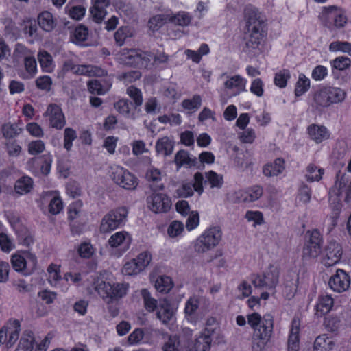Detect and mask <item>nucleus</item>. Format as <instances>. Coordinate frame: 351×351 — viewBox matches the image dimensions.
Instances as JSON below:
<instances>
[{"mask_svg": "<svg viewBox=\"0 0 351 351\" xmlns=\"http://www.w3.org/2000/svg\"><path fill=\"white\" fill-rule=\"evenodd\" d=\"M205 176L206 180L204 183H209L211 188L220 189L222 186L223 180L221 175H219L213 171H210L205 173Z\"/></svg>", "mask_w": 351, "mask_h": 351, "instance_id": "35", "label": "nucleus"}, {"mask_svg": "<svg viewBox=\"0 0 351 351\" xmlns=\"http://www.w3.org/2000/svg\"><path fill=\"white\" fill-rule=\"evenodd\" d=\"M88 89L92 94L103 95L106 90L104 89L101 82L98 80H91L88 82Z\"/></svg>", "mask_w": 351, "mask_h": 351, "instance_id": "53", "label": "nucleus"}, {"mask_svg": "<svg viewBox=\"0 0 351 351\" xmlns=\"http://www.w3.org/2000/svg\"><path fill=\"white\" fill-rule=\"evenodd\" d=\"M127 93L133 99L136 107L140 106L142 104L143 98L141 92L138 88L131 86L128 88Z\"/></svg>", "mask_w": 351, "mask_h": 351, "instance_id": "51", "label": "nucleus"}, {"mask_svg": "<svg viewBox=\"0 0 351 351\" xmlns=\"http://www.w3.org/2000/svg\"><path fill=\"white\" fill-rule=\"evenodd\" d=\"M202 335L214 339V342L217 344L225 343L224 336L221 332L219 325L206 326Z\"/></svg>", "mask_w": 351, "mask_h": 351, "instance_id": "27", "label": "nucleus"}, {"mask_svg": "<svg viewBox=\"0 0 351 351\" xmlns=\"http://www.w3.org/2000/svg\"><path fill=\"white\" fill-rule=\"evenodd\" d=\"M272 332L271 324L268 320H266L265 329L263 331L258 330L253 332L252 343V351H263L271 337Z\"/></svg>", "mask_w": 351, "mask_h": 351, "instance_id": "13", "label": "nucleus"}, {"mask_svg": "<svg viewBox=\"0 0 351 351\" xmlns=\"http://www.w3.org/2000/svg\"><path fill=\"white\" fill-rule=\"evenodd\" d=\"M34 338L33 332L30 330H25L15 351H34Z\"/></svg>", "mask_w": 351, "mask_h": 351, "instance_id": "22", "label": "nucleus"}, {"mask_svg": "<svg viewBox=\"0 0 351 351\" xmlns=\"http://www.w3.org/2000/svg\"><path fill=\"white\" fill-rule=\"evenodd\" d=\"M25 271H24V275H30L36 269L37 265L36 257L32 254H29L27 256V259L25 258Z\"/></svg>", "mask_w": 351, "mask_h": 351, "instance_id": "57", "label": "nucleus"}, {"mask_svg": "<svg viewBox=\"0 0 351 351\" xmlns=\"http://www.w3.org/2000/svg\"><path fill=\"white\" fill-rule=\"evenodd\" d=\"M299 326L296 319L292 321V328L288 339V351L299 350Z\"/></svg>", "mask_w": 351, "mask_h": 351, "instance_id": "21", "label": "nucleus"}, {"mask_svg": "<svg viewBox=\"0 0 351 351\" xmlns=\"http://www.w3.org/2000/svg\"><path fill=\"white\" fill-rule=\"evenodd\" d=\"M20 330V323L17 320L3 326L0 329V346L5 344L7 348H11L18 340Z\"/></svg>", "mask_w": 351, "mask_h": 351, "instance_id": "11", "label": "nucleus"}, {"mask_svg": "<svg viewBox=\"0 0 351 351\" xmlns=\"http://www.w3.org/2000/svg\"><path fill=\"white\" fill-rule=\"evenodd\" d=\"M141 271L142 270L139 268L138 263H136L133 259L131 261L127 262L122 269V273L124 275L128 276L136 275Z\"/></svg>", "mask_w": 351, "mask_h": 351, "instance_id": "48", "label": "nucleus"}, {"mask_svg": "<svg viewBox=\"0 0 351 351\" xmlns=\"http://www.w3.org/2000/svg\"><path fill=\"white\" fill-rule=\"evenodd\" d=\"M128 287L127 283H114L111 285L104 281H97L95 282V289L104 299L112 301L118 300L123 297L127 293Z\"/></svg>", "mask_w": 351, "mask_h": 351, "instance_id": "2", "label": "nucleus"}, {"mask_svg": "<svg viewBox=\"0 0 351 351\" xmlns=\"http://www.w3.org/2000/svg\"><path fill=\"white\" fill-rule=\"evenodd\" d=\"M289 78V71L287 69H283L276 73L274 77V83L280 88H285L287 86V80Z\"/></svg>", "mask_w": 351, "mask_h": 351, "instance_id": "43", "label": "nucleus"}, {"mask_svg": "<svg viewBox=\"0 0 351 351\" xmlns=\"http://www.w3.org/2000/svg\"><path fill=\"white\" fill-rule=\"evenodd\" d=\"M77 73L84 75L86 73H88L89 75H95L97 76H104L107 75V72L105 70H103L97 66H82L81 68H79Z\"/></svg>", "mask_w": 351, "mask_h": 351, "instance_id": "44", "label": "nucleus"}, {"mask_svg": "<svg viewBox=\"0 0 351 351\" xmlns=\"http://www.w3.org/2000/svg\"><path fill=\"white\" fill-rule=\"evenodd\" d=\"M285 169V160L281 158H276L273 164H266L263 168L265 176H277Z\"/></svg>", "mask_w": 351, "mask_h": 351, "instance_id": "18", "label": "nucleus"}, {"mask_svg": "<svg viewBox=\"0 0 351 351\" xmlns=\"http://www.w3.org/2000/svg\"><path fill=\"white\" fill-rule=\"evenodd\" d=\"M77 138L76 132L70 128L64 130V147L66 150H70L72 147V142Z\"/></svg>", "mask_w": 351, "mask_h": 351, "instance_id": "49", "label": "nucleus"}, {"mask_svg": "<svg viewBox=\"0 0 351 351\" xmlns=\"http://www.w3.org/2000/svg\"><path fill=\"white\" fill-rule=\"evenodd\" d=\"M173 147L174 141L168 136H164L157 141L156 143V151L158 154L169 156L172 154Z\"/></svg>", "mask_w": 351, "mask_h": 351, "instance_id": "20", "label": "nucleus"}, {"mask_svg": "<svg viewBox=\"0 0 351 351\" xmlns=\"http://www.w3.org/2000/svg\"><path fill=\"white\" fill-rule=\"evenodd\" d=\"M140 269L143 271L150 263L152 260V256L147 252L141 253L136 258L133 259Z\"/></svg>", "mask_w": 351, "mask_h": 351, "instance_id": "55", "label": "nucleus"}, {"mask_svg": "<svg viewBox=\"0 0 351 351\" xmlns=\"http://www.w3.org/2000/svg\"><path fill=\"white\" fill-rule=\"evenodd\" d=\"M112 179L121 187L127 190H134L138 186V179L122 167H117L112 172Z\"/></svg>", "mask_w": 351, "mask_h": 351, "instance_id": "10", "label": "nucleus"}, {"mask_svg": "<svg viewBox=\"0 0 351 351\" xmlns=\"http://www.w3.org/2000/svg\"><path fill=\"white\" fill-rule=\"evenodd\" d=\"M334 343L325 335L319 336L314 342L313 351H330Z\"/></svg>", "mask_w": 351, "mask_h": 351, "instance_id": "30", "label": "nucleus"}, {"mask_svg": "<svg viewBox=\"0 0 351 351\" xmlns=\"http://www.w3.org/2000/svg\"><path fill=\"white\" fill-rule=\"evenodd\" d=\"M317 169V167L313 164H311L307 167L308 174H306V179L308 181H310V182L319 181V180L322 179V176L324 173V169H319L317 170L318 173H315L314 175L313 173H315Z\"/></svg>", "mask_w": 351, "mask_h": 351, "instance_id": "46", "label": "nucleus"}, {"mask_svg": "<svg viewBox=\"0 0 351 351\" xmlns=\"http://www.w3.org/2000/svg\"><path fill=\"white\" fill-rule=\"evenodd\" d=\"M224 86L228 89L235 88L239 93L245 90V82L240 75H237L231 77H228V80L224 82Z\"/></svg>", "mask_w": 351, "mask_h": 351, "instance_id": "31", "label": "nucleus"}, {"mask_svg": "<svg viewBox=\"0 0 351 351\" xmlns=\"http://www.w3.org/2000/svg\"><path fill=\"white\" fill-rule=\"evenodd\" d=\"M202 104V99L199 95H195L191 99H184L182 101V106L189 110L197 109Z\"/></svg>", "mask_w": 351, "mask_h": 351, "instance_id": "54", "label": "nucleus"}, {"mask_svg": "<svg viewBox=\"0 0 351 351\" xmlns=\"http://www.w3.org/2000/svg\"><path fill=\"white\" fill-rule=\"evenodd\" d=\"M308 133L310 138L317 143L328 137L326 128L315 124H312L308 127Z\"/></svg>", "mask_w": 351, "mask_h": 351, "instance_id": "19", "label": "nucleus"}, {"mask_svg": "<svg viewBox=\"0 0 351 351\" xmlns=\"http://www.w3.org/2000/svg\"><path fill=\"white\" fill-rule=\"evenodd\" d=\"M341 321L337 316L328 315L325 317L324 325L329 332H336L340 326Z\"/></svg>", "mask_w": 351, "mask_h": 351, "instance_id": "41", "label": "nucleus"}, {"mask_svg": "<svg viewBox=\"0 0 351 351\" xmlns=\"http://www.w3.org/2000/svg\"><path fill=\"white\" fill-rule=\"evenodd\" d=\"M184 230L183 224L178 221H173L167 229V233L171 237L179 235Z\"/></svg>", "mask_w": 351, "mask_h": 351, "instance_id": "62", "label": "nucleus"}, {"mask_svg": "<svg viewBox=\"0 0 351 351\" xmlns=\"http://www.w3.org/2000/svg\"><path fill=\"white\" fill-rule=\"evenodd\" d=\"M127 236V232H117L110 237L108 243L112 247H117L125 241Z\"/></svg>", "mask_w": 351, "mask_h": 351, "instance_id": "56", "label": "nucleus"}, {"mask_svg": "<svg viewBox=\"0 0 351 351\" xmlns=\"http://www.w3.org/2000/svg\"><path fill=\"white\" fill-rule=\"evenodd\" d=\"M346 92L340 88L324 87L314 94V101L322 107H328L331 104L342 101Z\"/></svg>", "mask_w": 351, "mask_h": 351, "instance_id": "3", "label": "nucleus"}, {"mask_svg": "<svg viewBox=\"0 0 351 351\" xmlns=\"http://www.w3.org/2000/svg\"><path fill=\"white\" fill-rule=\"evenodd\" d=\"M351 60L348 57H338L332 61V66L338 70H344L350 66Z\"/></svg>", "mask_w": 351, "mask_h": 351, "instance_id": "61", "label": "nucleus"}, {"mask_svg": "<svg viewBox=\"0 0 351 351\" xmlns=\"http://www.w3.org/2000/svg\"><path fill=\"white\" fill-rule=\"evenodd\" d=\"M151 188L154 193L147 198L149 209L155 213H167L171 207V199L164 193H156L164 189L163 184L152 185Z\"/></svg>", "mask_w": 351, "mask_h": 351, "instance_id": "5", "label": "nucleus"}, {"mask_svg": "<svg viewBox=\"0 0 351 351\" xmlns=\"http://www.w3.org/2000/svg\"><path fill=\"white\" fill-rule=\"evenodd\" d=\"M141 294L144 301L145 307L148 311L153 312L158 308L157 300L152 297L150 292L147 289H142Z\"/></svg>", "mask_w": 351, "mask_h": 351, "instance_id": "36", "label": "nucleus"}, {"mask_svg": "<svg viewBox=\"0 0 351 351\" xmlns=\"http://www.w3.org/2000/svg\"><path fill=\"white\" fill-rule=\"evenodd\" d=\"M322 18L325 26H328L331 23V21H333L334 25L341 28L347 22L346 16L341 14L339 8L335 5L324 8Z\"/></svg>", "mask_w": 351, "mask_h": 351, "instance_id": "12", "label": "nucleus"}, {"mask_svg": "<svg viewBox=\"0 0 351 351\" xmlns=\"http://www.w3.org/2000/svg\"><path fill=\"white\" fill-rule=\"evenodd\" d=\"M245 15L247 27L246 34H248V38L243 51L250 56H254L260 51L261 40L265 34V21L261 14L253 8H247L245 10Z\"/></svg>", "mask_w": 351, "mask_h": 351, "instance_id": "1", "label": "nucleus"}, {"mask_svg": "<svg viewBox=\"0 0 351 351\" xmlns=\"http://www.w3.org/2000/svg\"><path fill=\"white\" fill-rule=\"evenodd\" d=\"M39 26L46 32L51 31L56 26L52 14L48 11L41 12L38 16Z\"/></svg>", "mask_w": 351, "mask_h": 351, "instance_id": "24", "label": "nucleus"}, {"mask_svg": "<svg viewBox=\"0 0 351 351\" xmlns=\"http://www.w3.org/2000/svg\"><path fill=\"white\" fill-rule=\"evenodd\" d=\"M305 243L303 247V257L317 258L322 252V237L317 229L308 230L304 235Z\"/></svg>", "mask_w": 351, "mask_h": 351, "instance_id": "7", "label": "nucleus"}, {"mask_svg": "<svg viewBox=\"0 0 351 351\" xmlns=\"http://www.w3.org/2000/svg\"><path fill=\"white\" fill-rule=\"evenodd\" d=\"M221 230L219 227H213L206 230L196 241L195 250L204 253L215 247L221 239Z\"/></svg>", "mask_w": 351, "mask_h": 351, "instance_id": "6", "label": "nucleus"}, {"mask_svg": "<svg viewBox=\"0 0 351 351\" xmlns=\"http://www.w3.org/2000/svg\"><path fill=\"white\" fill-rule=\"evenodd\" d=\"M311 197V189L306 184L302 185L298 193V199L303 204L309 202Z\"/></svg>", "mask_w": 351, "mask_h": 351, "instance_id": "64", "label": "nucleus"}, {"mask_svg": "<svg viewBox=\"0 0 351 351\" xmlns=\"http://www.w3.org/2000/svg\"><path fill=\"white\" fill-rule=\"evenodd\" d=\"M194 188L191 183H185L176 191V197H188L194 193Z\"/></svg>", "mask_w": 351, "mask_h": 351, "instance_id": "47", "label": "nucleus"}, {"mask_svg": "<svg viewBox=\"0 0 351 351\" xmlns=\"http://www.w3.org/2000/svg\"><path fill=\"white\" fill-rule=\"evenodd\" d=\"M192 17L185 12H180L176 14L170 15V22L180 26H187L191 23Z\"/></svg>", "mask_w": 351, "mask_h": 351, "instance_id": "34", "label": "nucleus"}, {"mask_svg": "<svg viewBox=\"0 0 351 351\" xmlns=\"http://www.w3.org/2000/svg\"><path fill=\"white\" fill-rule=\"evenodd\" d=\"M213 341H214V339L209 337L203 335L199 336L196 339L194 345L196 351H209Z\"/></svg>", "mask_w": 351, "mask_h": 351, "instance_id": "42", "label": "nucleus"}, {"mask_svg": "<svg viewBox=\"0 0 351 351\" xmlns=\"http://www.w3.org/2000/svg\"><path fill=\"white\" fill-rule=\"evenodd\" d=\"M199 300L197 298H190L185 305L184 312L187 315H193L199 307Z\"/></svg>", "mask_w": 351, "mask_h": 351, "instance_id": "58", "label": "nucleus"}, {"mask_svg": "<svg viewBox=\"0 0 351 351\" xmlns=\"http://www.w3.org/2000/svg\"><path fill=\"white\" fill-rule=\"evenodd\" d=\"M179 339L176 335L169 336L167 341L164 343L162 349L164 351H179Z\"/></svg>", "mask_w": 351, "mask_h": 351, "instance_id": "50", "label": "nucleus"}, {"mask_svg": "<svg viewBox=\"0 0 351 351\" xmlns=\"http://www.w3.org/2000/svg\"><path fill=\"white\" fill-rule=\"evenodd\" d=\"M337 180L335 183L334 187L337 190L336 194L339 195L341 193V189L345 188L349 183L350 178L346 173L339 171L336 176Z\"/></svg>", "mask_w": 351, "mask_h": 351, "instance_id": "40", "label": "nucleus"}, {"mask_svg": "<svg viewBox=\"0 0 351 351\" xmlns=\"http://www.w3.org/2000/svg\"><path fill=\"white\" fill-rule=\"evenodd\" d=\"M11 263L13 268L19 272H21L24 275L25 271V258L19 254L12 256Z\"/></svg>", "mask_w": 351, "mask_h": 351, "instance_id": "45", "label": "nucleus"}, {"mask_svg": "<svg viewBox=\"0 0 351 351\" xmlns=\"http://www.w3.org/2000/svg\"><path fill=\"white\" fill-rule=\"evenodd\" d=\"M45 149V143L40 141H34L29 143L28 151L29 154L36 155L43 152Z\"/></svg>", "mask_w": 351, "mask_h": 351, "instance_id": "63", "label": "nucleus"}, {"mask_svg": "<svg viewBox=\"0 0 351 351\" xmlns=\"http://www.w3.org/2000/svg\"><path fill=\"white\" fill-rule=\"evenodd\" d=\"M265 278V285L267 289H271L276 287L278 283L279 271L278 269L270 265L269 269L263 274Z\"/></svg>", "mask_w": 351, "mask_h": 351, "instance_id": "23", "label": "nucleus"}, {"mask_svg": "<svg viewBox=\"0 0 351 351\" xmlns=\"http://www.w3.org/2000/svg\"><path fill=\"white\" fill-rule=\"evenodd\" d=\"M154 286L158 292L167 293L172 289L173 283L170 277L161 276L156 279Z\"/></svg>", "mask_w": 351, "mask_h": 351, "instance_id": "28", "label": "nucleus"}, {"mask_svg": "<svg viewBox=\"0 0 351 351\" xmlns=\"http://www.w3.org/2000/svg\"><path fill=\"white\" fill-rule=\"evenodd\" d=\"M128 211L125 208L121 207L111 210L102 219L100 230L102 232H108L117 228L125 219Z\"/></svg>", "mask_w": 351, "mask_h": 351, "instance_id": "8", "label": "nucleus"}, {"mask_svg": "<svg viewBox=\"0 0 351 351\" xmlns=\"http://www.w3.org/2000/svg\"><path fill=\"white\" fill-rule=\"evenodd\" d=\"M248 324L254 329V332L259 330L263 331L265 329V321L271 324V330L274 328V318L270 314L265 315L263 317L258 313H253L247 317Z\"/></svg>", "mask_w": 351, "mask_h": 351, "instance_id": "16", "label": "nucleus"}, {"mask_svg": "<svg viewBox=\"0 0 351 351\" xmlns=\"http://www.w3.org/2000/svg\"><path fill=\"white\" fill-rule=\"evenodd\" d=\"M33 188V180L28 176H23L14 184L15 192L19 195L29 193Z\"/></svg>", "mask_w": 351, "mask_h": 351, "instance_id": "26", "label": "nucleus"}, {"mask_svg": "<svg viewBox=\"0 0 351 351\" xmlns=\"http://www.w3.org/2000/svg\"><path fill=\"white\" fill-rule=\"evenodd\" d=\"M309 86L310 80L304 74H300L295 89V96H301L308 89Z\"/></svg>", "mask_w": 351, "mask_h": 351, "instance_id": "39", "label": "nucleus"}, {"mask_svg": "<svg viewBox=\"0 0 351 351\" xmlns=\"http://www.w3.org/2000/svg\"><path fill=\"white\" fill-rule=\"evenodd\" d=\"M175 163L178 166L186 165L188 167L196 166L198 164L197 158H191L185 150H180L175 156Z\"/></svg>", "mask_w": 351, "mask_h": 351, "instance_id": "25", "label": "nucleus"}, {"mask_svg": "<svg viewBox=\"0 0 351 351\" xmlns=\"http://www.w3.org/2000/svg\"><path fill=\"white\" fill-rule=\"evenodd\" d=\"M329 49L332 51H341L350 53L351 51V43L348 42H332L329 45Z\"/></svg>", "mask_w": 351, "mask_h": 351, "instance_id": "52", "label": "nucleus"}, {"mask_svg": "<svg viewBox=\"0 0 351 351\" xmlns=\"http://www.w3.org/2000/svg\"><path fill=\"white\" fill-rule=\"evenodd\" d=\"M49 116L50 125L61 129L65 125L64 116L61 108L56 104H50L45 112Z\"/></svg>", "mask_w": 351, "mask_h": 351, "instance_id": "15", "label": "nucleus"}, {"mask_svg": "<svg viewBox=\"0 0 351 351\" xmlns=\"http://www.w3.org/2000/svg\"><path fill=\"white\" fill-rule=\"evenodd\" d=\"M52 84V80L49 76L44 75L39 77L36 80V86L43 90L49 91L51 89V86Z\"/></svg>", "mask_w": 351, "mask_h": 351, "instance_id": "60", "label": "nucleus"}, {"mask_svg": "<svg viewBox=\"0 0 351 351\" xmlns=\"http://www.w3.org/2000/svg\"><path fill=\"white\" fill-rule=\"evenodd\" d=\"M38 59L43 70L47 72L51 70L52 57L49 53L46 51H39Z\"/></svg>", "mask_w": 351, "mask_h": 351, "instance_id": "38", "label": "nucleus"}, {"mask_svg": "<svg viewBox=\"0 0 351 351\" xmlns=\"http://www.w3.org/2000/svg\"><path fill=\"white\" fill-rule=\"evenodd\" d=\"M174 315V310L171 302L164 298L160 300L158 310L156 313V317L163 324L169 323Z\"/></svg>", "mask_w": 351, "mask_h": 351, "instance_id": "17", "label": "nucleus"}, {"mask_svg": "<svg viewBox=\"0 0 351 351\" xmlns=\"http://www.w3.org/2000/svg\"><path fill=\"white\" fill-rule=\"evenodd\" d=\"M134 35L133 30L132 28L128 26H123L119 28L114 33V37L116 43L119 46H122L124 44L125 40L128 38H131Z\"/></svg>", "mask_w": 351, "mask_h": 351, "instance_id": "29", "label": "nucleus"}, {"mask_svg": "<svg viewBox=\"0 0 351 351\" xmlns=\"http://www.w3.org/2000/svg\"><path fill=\"white\" fill-rule=\"evenodd\" d=\"M152 58V53L139 49H131L122 54V60L125 65L137 69H147Z\"/></svg>", "mask_w": 351, "mask_h": 351, "instance_id": "4", "label": "nucleus"}, {"mask_svg": "<svg viewBox=\"0 0 351 351\" xmlns=\"http://www.w3.org/2000/svg\"><path fill=\"white\" fill-rule=\"evenodd\" d=\"M332 305L333 299L329 295H324L319 298V302L316 305V309L322 315H325L330 311Z\"/></svg>", "mask_w": 351, "mask_h": 351, "instance_id": "32", "label": "nucleus"}, {"mask_svg": "<svg viewBox=\"0 0 351 351\" xmlns=\"http://www.w3.org/2000/svg\"><path fill=\"white\" fill-rule=\"evenodd\" d=\"M168 21L170 22V14H158L149 19V26L150 29L155 31Z\"/></svg>", "mask_w": 351, "mask_h": 351, "instance_id": "37", "label": "nucleus"}, {"mask_svg": "<svg viewBox=\"0 0 351 351\" xmlns=\"http://www.w3.org/2000/svg\"><path fill=\"white\" fill-rule=\"evenodd\" d=\"M350 284L349 275L343 269H338L328 281L330 287L337 293L346 291Z\"/></svg>", "mask_w": 351, "mask_h": 351, "instance_id": "14", "label": "nucleus"}, {"mask_svg": "<svg viewBox=\"0 0 351 351\" xmlns=\"http://www.w3.org/2000/svg\"><path fill=\"white\" fill-rule=\"evenodd\" d=\"M22 129L18 126V124L6 123L2 125L1 132L3 137L5 138H13L19 135Z\"/></svg>", "mask_w": 351, "mask_h": 351, "instance_id": "33", "label": "nucleus"}, {"mask_svg": "<svg viewBox=\"0 0 351 351\" xmlns=\"http://www.w3.org/2000/svg\"><path fill=\"white\" fill-rule=\"evenodd\" d=\"M342 247L335 241H329L322 250V263L326 267L332 266L339 262L342 256Z\"/></svg>", "mask_w": 351, "mask_h": 351, "instance_id": "9", "label": "nucleus"}, {"mask_svg": "<svg viewBox=\"0 0 351 351\" xmlns=\"http://www.w3.org/2000/svg\"><path fill=\"white\" fill-rule=\"evenodd\" d=\"M132 105V103L129 101L128 99H122L119 100L114 104V107L119 112V113L125 115H129L130 106Z\"/></svg>", "mask_w": 351, "mask_h": 351, "instance_id": "59", "label": "nucleus"}]
</instances>
